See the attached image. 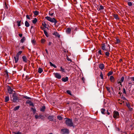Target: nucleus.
I'll list each match as a JSON object with an SVG mask.
<instances>
[{
	"label": "nucleus",
	"mask_w": 134,
	"mask_h": 134,
	"mask_svg": "<svg viewBox=\"0 0 134 134\" xmlns=\"http://www.w3.org/2000/svg\"><path fill=\"white\" fill-rule=\"evenodd\" d=\"M65 119V123L67 126L70 127H74V124L72 122V119L67 118H66Z\"/></svg>",
	"instance_id": "obj_1"
},
{
	"label": "nucleus",
	"mask_w": 134,
	"mask_h": 134,
	"mask_svg": "<svg viewBox=\"0 0 134 134\" xmlns=\"http://www.w3.org/2000/svg\"><path fill=\"white\" fill-rule=\"evenodd\" d=\"M45 18L48 21L54 23L55 24L57 22V20L54 18H51L49 16H47L45 17Z\"/></svg>",
	"instance_id": "obj_2"
},
{
	"label": "nucleus",
	"mask_w": 134,
	"mask_h": 134,
	"mask_svg": "<svg viewBox=\"0 0 134 134\" xmlns=\"http://www.w3.org/2000/svg\"><path fill=\"white\" fill-rule=\"evenodd\" d=\"M13 99L12 101L14 102H16L18 99V97L17 96V94L15 93H14L13 95Z\"/></svg>",
	"instance_id": "obj_3"
},
{
	"label": "nucleus",
	"mask_w": 134,
	"mask_h": 134,
	"mask_svg": "<svg viewBox=\"0 0 134 134\" xmlns=\"http://www.w3.org/2000/svg\"><path fill=\"white\" fill-rule=\"evenodd\" d=\"M113 117L114 119H116L119 118V114L118 111H114L113 112Z\"/></svg>",
	"instance_id": "obj_4"
},
{
	"label": "nucleus",
	"mask_w": 134,
	"mask_h": 134,
	"mask_svg": "<svg viewBox=\"0 0 134 134\" xmlns=\"http://www.w3.org/2000/svg\"><path fill=\"white\" fill-rule=\"evenodd\" d=\"M108 46L109 47V48L107 49L106 48V46L105 43H103L102 44L101 48L102 49L105 51H108L110 50V47L109 45H108Z\"/></svg>",
	"instance_id": "obj_5"
},
{
	"label": "nucleus",
	"mask_w": 134,
	"mask_h": 134,
	"mask_svg": "<svg viewBox=\"0 0 134 134\" xmlns=\"http://www.w3.org/2000/svg\"><path fill=\"white\" fill-rule=\"evenodd\" d=\"M53 74L56 78L60 79L61 78V76L60 74L58 72L54 73Z\"/></svg>",
	"instance_id": "obj_6"
},
{
	"label": "nucleus",
	"mask_w": 134,
	"mask_h": 134,
	"mask_svg": "<svg viewBox=\"0 0 134 134\" xmlns=\"http://www.w3.org/2000/svg\"><path fill=\"white\" fill-rule=\"evenodd\" d=\"M61 131L63 134H68L69 133V130L66 129H62L61 130Z\"/></svg>",
	"instance_id": "obj_7"
},
{
	"label": "nucleus",
	"mask_w": 134,
	"mask_h": 134,
	"mask_svg": "<svg viewBox=\"0 0 134 134\" xmlns=\"http://www.w3.org/2000/svg\"><path fill=\"white\" fill-rule=\"evenodd\" d=\"M8 91L9 93L11 94L12 93L13 90L9 86L8 87Z\"/></svg>",
	"instance_id": "obj_8"
},
{
	"label": "nucleus",
	"mask_w": 134,
	"mask_h": 134,
	"mask_svg": "<svg viewBox=\"0 0 134 134\" xmlns=\"http://www.w3.org/2000/svg\"><path fill=\"white\" fill-rule=\"evenodd\" d=\"M71 29L70 28H68L66 29V33L68 34H70L71 31Z\"/></svg>",
	"instance_id": "obj_9"
},
{
	"label": "nucleus",
	"mask_w": 134,
	"mask_h": 134,
	"mask_svg": "<svg viewBox=\"0 0 134 134\" xmlns=\"http://www.w3.org/2000/svg\"><path fill=\"white\" fill-rule=\"evenodd\" d=\"M99 68L101 70H103L104 68V66L103 64H101L99 65Z\"/></svg>",
	"instance_id": "obj_10"
},
{
	"label": "nucleus",
	"mask_w": 134,
	"mask_h": 134,
	"mask_svg": "<svg viewBox=\"0 0 134 134\" xmlns=\"http://www.w3.org/2000/svg\"><path fill=\"white\" fill-rule=\"evenodd\" d=\"M26 103L29 104L30 105L32 106L33 107L34 106V104L33 103L31 102L30 100H27L26 101Z\"/></svg>",
	"instance_id": "obj_11"
},
{
	"label": "nucleus",
	"mask_w": 134,
	"mask_h": 134,
	"mask_svg": "<svg viewBox=\"0 0 134 134\" xmlns=\"http://www.w3.org/2000/svg\"><path fill=\"white\" fill-rule=\"evenodd\" d=\"M68 80V78L67 77H66L65 78H62V81L64 82H67Z\"/></svg>",
	"instance_id": "obj_12"
},
{
	"label": "nucleus",
	"mask_w": 134,
	"mask_h": 134,
	"mask_svg": "<svg viewBox=\"0 0 134 134\" xmlns=\"http://www.w3.org/2000/svg\"><path fill=\"white\" fill-rule=\"evenodd\" d=\"M101 111L102 113L103 114H105L106 113L105 109L103 108L101 109Z\"/></svg>",
	"instance_id": "obj_13"
},
{
	"label": "nucleus",
	"mask_w": 134,
	"mask_h": 134,
	"mask_svg": "<svg viewBox=\"0 0 134 134\" xmlns=\"http://www.w3.org/2000/svg\"><path fill=\"white\" fill-rule=\"evenodd\" d=\"M19 57H18L16 55L15 57H14V59L15 62V63H17L18 61L19 60Z\"/></svg>",
	"instance_id": "obj_14"
},
{
	"label": "nucleus",
	"mask_w": 134,
	"mask_h": 134,
	"mask_svg": "<svg viewBox=\"0 0 134 134\" xmlns=\"http://www.w3.org/2000/svg\"><path fill=\"white\" fill-rule=\"evenodd\" d=\"M110 80L112 82H114V78L113 76H111L110 77Z\"/></svg>",
	"instance_id": "obj_15"
},
{
	"label": "nucleus",
	"mask_w": 134,
	"mask_h": 134,
	"mask_svg": "<svg viewBox=\"0 0 134 134\" xmlns=\"http://www.w3.org/2000/svg\"><path fill=\"white\" fill-rule=\"evenodd\" d=\"M53 34L54 35H55L56 36H57L58 37H60V35L57 32H54Z\"/></svg>",
	"instance_id": "obj_16"
},
{
	"label": "nucleus",
	"mask_w": 134,
	"mask_h": 134,
	"mask_svg": "<svg viewBox=\"0 0 134 134\" xmlns=\"http://www.w3.org/2000/svg\"><path fill=\"white\" fill-rule=\"evenodd\" d=\"M126 106L130 110H132V108H131L130 105L129 103H126Z\"/></svg>",
	"instance_id": "obj_17"
},
{
	"label": "nucleus",
	"mask_w": 134,
	"mask_h": 134,
	"mask_svg": "<svg viewBox=\"0 0 134 134\" xmlns=\"http://www.w3.org/2000/svg\"><path fill=\"white\" fill-rule=\"evenodd\" d=\"M53 116H49L48 117V119L50 121H52L53 120Z\"/></svg>",
	"instance_id": "obj_18"
},
{
	"label": "nucleus",
	"mask_w": 134,
	"mask_h": 134,
	"mask_svg": "<svg viewBox=\"0 0 134 134\" xmlns=\"http://www.w3.org/2000/svg\"><path fill=\"white\" fill-rule=\"evenodd\" d=\"M22 58L23 61L25 62H27V59L26 57L25 56H23Z\"/></svg>",
	"instance_id": "obj_19"
},
{
	"label": "nucleus",
	"mask_w": 134,
	"mask_h": 134,
	"mask_svg": "<svg viewBox=\"0 0 134 134\" xmlns=\"http://www.w3.org/2000/svg\"><path fill=\"white\" fill-rule=\"evenodd\" d=\"M25 25L26 27H29L30 26V24L27 21H25Z\"/></svg>",
	"instance_id": "obj_20"
},
{
	"label": "nucleus",
	"mask_w": 134,
	"mask_h": 134,
	"mask_svg": "<svg viewBox=\"0 0 134 134\" xmlns=\"http://www.w3.org/2000/svg\"><path fill=\"white\" fill-rule=\"evenodd\" d=\"M45 107L44 106H43L42 107L40 108V111L44 112L45 110Z\"/></svg>",
	"instance_id": "obj_21"
},
{
	"label": "nucleus",
	"mask_w": 134,
	"mask_h": 134,
	"mask_svg": "<svg viewBox=\"0 0 134 134\" xmlns=\"http://www.w3.org/2000/svg\"><path fill=\"white\" fill-rule=\"evenodd\" d=\"M37 20L36 18H35L34 20H32V22L33 24H35L37 21Z\"/></svg>",
	"instance_id": "obj_22"
},
{
	"label": "nucleus",
	"mask_w": 134,
	"mask_h": 134,
	"mask_svg": "<svg viewBox=\"0 0 134 134\" xmlns=\"http://www.w3.org/2000/svg\"><path fill=\"white\" fill-rule=\"evenodd\" d=\"M43 71V70L42 69L40 68H38V73H41Z\"/></svg>",
	"instance_id": "obj_23"
},
{
	"label": "nucleus",
	"mask_w": 134,
	"mask_h": 134,
	"mask_svg": "<svg viewBox=\"0 0 134 134\" xmlns=\"http://www.w3.org/2000/svg\"><path fill=\"white\" fill-rule=\"evenodd\" d=\"M49 64L51 66H53L55 68H57V66L53 64L51 62H50Z\"/></svg>",
	"instance_id": "obj_24"
},
{
	"label": "nucleus",
	"mask_w": 134,
	"mask_h": 134,
	"mask_svg": "<svg viewBox=\"0 0 134 134\" xmlns=\"http://www.w3.org/2000/svg\"><path fill=\"white\" fill-rule=\"evenodd\" d=\"M110 50H109L108 51H107V52H105V55L107 57H109V55L110 54L109 53V52Z\"/></svg>",
	"instance_id": "obj_25"
},
{
	"label": "nucleus",
	"mask_w": 134,
	"mask_h": 134,
	"mask_svg": "<svg viewBox=\"0 0 134 134\" xmlns=\"http://www.w3.org/2000/svg\"><path fill=\"white\" fill-rule=\"evenodd\" d=\"M9 97L8 96H6L5 97V102H7L9 100Z\"/></svg>",
	"instance_id": "obj_26"
},
{
	"label": "nucleus",
	"mask_w": 134,
	"mask_h": 134,
	"mask_svg": "<svg viewBox=\"0 0 134 134\" xmlns=\"http://www.w3.org/2000/svg\"><path fill=\"white\" fill-rule=\"evenodd\" d=\"M25 38L24 37H23L22 38L21 40L20 41L22 43H23L25 41Z\"/></svg>",
	"instance_id": "obj_27"
},
{
	"label": "nucleus",
	"mask_w": 134,
	"mask_h": 134,
	"mask_svg": "<svg viewBox=\"0 0 134 134\" xmlns=\"http://www.w3.org/2000/svg\"><path fill=\"white\" fill-rule=\"evenodd\" d=\"M34 13L35 15H37L38 14V12L37 10L35 11L34 12Z\"/></svg>",
	"instance_id": "obj_28"
},
{
	"label": "nucleus",
	"mask_w": 134,
	"mask_h": 134,
	"mask_svg": "<svg viewBox=\"0 0 134 134\" xmlns=\"http://www.w3.org/2000/svg\"><path fill=\"white\" fill-rule=\"evenodd\" d=\"M41 43L43 44L45 42L46 40L43 38H42L41 40Z\"/></svg>",
	"instance_id": "obj_29"
},
{
	"label": "nucleus",
	"mask_w": 134,
	"mask_h": 134,
	"mask_svg": "<svg viewBox=\"0 0 134 134\" xmlns=\"http://www.w3.org/2000/svg\"><path fill=\"white\" fill-rule=\"evenodd\" d=\"M104 9V7L103 6L100 5L98 8V10H101L103 9Z\"/></svg>",
	"instance_id": "obj_30"
},
{
	"label": "nucleus",
	"mask_w": 134,
	"mask_h": 134,
	"mask_svg": "<svg viewBox=\"0 0 134 134\" xmlns=\"http://www.w3.org/2000/svg\"><path fill=\"white\" fill-rule=\"evenodd\" d=\"M21 22V21H19V20L17 21V23L18 24V26H21V24H20Z\"/></svg>",
	"instance_id": "obj_31"
},
{
	"label": "nucleus",
	"mask_w": 134,
	"mask_h": 134,
	"mask_svg": "<svg viewBox=\"0 0 134 134\" xmlns=\"http://www.w3.org/2000/svg\"><path fill=\"white\" fill-rule=\"evenodd\" d=\"M113 72L112 71H109L107 74V75L108 76H109L110 75H112L113 74Z\"/></svg>",
	"instance_id": "obj_32"
},
{
	"label": "nucleus",
	"mask_w": 134,
	"mask_h": 134,
	"mask_svg": "<svg viewBox=\"0 0 134 134\" xmlns=\"http://www.w3.org/2000/svg\"><path fill=\"white\" fill-rule=\"evenodd\" d=\"M19 107H20L19 106H17L15 107L14 109V111H16L17 110H18L19 109Z\"/></svg>",
	"instance_id": "obj_33"
},
{
	"label": "nucleus",
	"mask_w": 134,
	"mask_h": 134,
	"mask_svg": "<svg viewBox=\"0 0 134 134\" xmlns=\"http://www.w3.org/2000/svg\"><path fill=\"white\" fill-rule=\"evenodd\" d=\"M60 71H62V72H65V69L63 68L62 66L60 67Z\"/></svg>",
	"instance_id": "obj_34"
},
{
	"label": "nucleus",
	"mask_w": 134,
	"mask_h": 134,
	"mask_svg": "<svg viewBox=\"0 0 134 134\" xmlns=\"http://www.w3.org/2000/svg\"><path fill=\"white\" fill-rule=\"evenodd\" d=\"M22 51H20L18 52L17 54L16 55L19 57V55L21 54L22 53Z\"/></svg>",
	"instance_id": "obj_35"
},
{
	"label": "nucleus",
	"mask_w": 134,
	"mask_h": 134,
	"mask_svg": "<svg viewBox=\"0 0 134 134\" xmlns=\"http://www.w3.org/2000/svg\"><path fill=\"white\" fill-rule=\"evenodd\" d=\"M100 76V77L101 79L102 80H103L104 79V78L103 77V74L102 72H101Z\"/></svg>",
	"instance_id": "obj_36"
},
{
	"label": "nucleus",
	"mask_w": 134,
	"mask_h": 134,
	"mask_svg": "<svg viewBox=\"0 0 134 134\" xmlns=\"http://www.w3.org/2000/svg\"><path fill=\"white\" fill-rule=\"evenodd\" d=\"M58 119L59 120H62L63 118L60 116H57Z\"/></svg>",
	"instance_id": "obj_37"
},
{
	"label": "nucleus",
	"mask_w": 134,
	"mask_h": 134,
	"mask_svg": "<svg viewBox=\"0 0 134 134\" xmlns=\"http://www.w3.org/2000/svg\"><path fill=\"white\" fill-rule=\"evenodd\" d=\"M124 77L123 76H122L121 77L120 79V81H121V82H123V81H124Z\"/></svg>",
	"instance_id": "obj_38"
},
{
	"label": "nucleus",
	"mask_w": 134,
	"mask_h": 134,
	"mask_svg": "<svg viewBox=\"0 0 134 134\" xmlns=\"http://www.w3.org/2000/svg\"><path fill=\"white\" fill-rule=\"evenodd\" d=\"M44 34L47 37H48V35L47 32L45 30H44Z\"/></svg>",
	"instance_id": "obj_39"
},
{
	"label": "nucleus",
	"mask_w": 134,
	"mask_h": 134,
	"mask_svg": "<svg viewBox=\"0 0 134 134\" xmlns=\"http://www.w3.org/2000/svg\"><path fill=\"white\" fill-rule=\"evenodd\" d=\"M122 82H121V81L120 80H119L117 82V83L118 84H119L121 86H122V85L121 84Z\"/></svg>",
	"instance_id": "obj_40"
},
{
	"label": "nucleus",
	"mask_w": 134,
	"mask_h": 134,
	"mask_svg": "<svg viewBox=\"0 0 134 134\" xmlns=\"http://www.w3.org/2000/svg\"><path fill=\"white\" fill-rule=\"evenodd\" d=\"M114 17L116 19H119L118 17V15L117 14L114 15Z\"/></svg>",
	"instance_id": "obj_41"
},
{
	"label": "nucleus",
	"mask_w": 134,
	"mask_h": 134,
	"mask_svg": "<svg viewBox=\"0 0 134 134\" xmlns=\"http://www.w3.org/2000/svg\"><path fill=\"white\" fill-rule=\"evenodd\" d=\"M31 42L33 44L35 45V44L36 41L34 39H33L32 40Z\"/></svg>",
	"instance_id": "obj_42"
},
{
	"label": "nucleus",
	"mask_w": 134,
	"mask_h": 134,
	"mask_svg": "<svg viewBox=\"0 0 134 134\" xmlns=\"http://www.w3.org/2000/svg\"><path fill=\"white\" fill-rule=\"evenodd\" d=\"M41 115L40 116H38L37 115H35V118L36 119H39L41 118Z\"/></svg>",
	"instance_id": "obj_43"
},
{
	"label": "nucleus",
	"mask_w": 134,
	"mask_h": 134,
	"mask_svg": "<svg viewBox=\"0 0 134 134\" xmlns=\"http://www.w3.org/2000/svg\"><path fill=\"white\" fill-rule=\"evenodd\" d=\"M30 16H31V15H27L26 16V17L29 20H30Z\"/></svg>",
	"instance_id": "obj_44"
},
{
	"label": "nucleus",
	"mask_w": 134,
	"mask_h": 134,
	"mask_svg": "<svg viewBox=\"0 0 134 134\" xmlns=\"http://www.w3.org/2000/svg\"><path fill=\"white\" fill-rule=\"evenodd\" d=\"M131 82H129L128 84V86L130 87V88L131 87Z\"/></svg>",
	"instance_id": "obj_45"
},
{
	"label": "nucleus",
	"mask_w": 134,
	"mask_h": 134,
	"mask_svg": "<svg viewBox=\"0 0 134 134\" xmlns=\"http://www.w3.org/2000/svg\"><path fill=\"white\" fill-rule=\"evenodd\" d=\"M66 92H67V93H68V94H69L71 95V92L70 91L67 90L66 91Z\"/></svg>",
	"instance_id": "obj_46"
},
{
	"label": "nucleus",
	"mask_w": 134,
	"mask_h": 134,
	"mask_svg": "<svg viewBox=\"0 0 134 134\" xmlns=\"http://www.w3.org/2000/svg\"><path fill=\"white\" fill-rule=\"evenodd\" d=\"M128 5L130 6H131L132 5V3L131 2H129L128 3Z\"/></svg>",
	"instance_id": "obj_47"
},
{
	"label": "nucleus",
	"mask_w": 134,
	"mask_h": 134,
	"mask_svg": "<svg viewBox=\"0 0 134 134\" xmlns=\"http://www.w3.org/2000/svg\"><path fill=\"white\" fill-rule=\"evenodd\" d=\"M5 8L6 9H8V6L7 5L6 3H5Z\"/></svg>",
	"instance_id": "obj_48"
},
{
	"label": "nucleus",
	"mask_w": 134,
	"mask_h": 134,
	"mask_svg": "<svg viewBox=\"0 0 134 134\" xmlns=\"http://www.w3.org/2000/svg\"><path fill=\"white\" fill-rule=\"evenodd\" d=\"M98 53L100 55H103L101 52V51L100 50H99L98 51Z\"/></svg>",
	"instance_id": "obj_49"
},
{
	"label": "nucleus",
	"mask_w": 134,
	"mask_h": 134,
	"mask_svg": "<svg viewBox=\"0 0 134 134\" xmlns=\"http://www.w3.org/2000/svg\"><path fill=\"white\" fill-rule=\"evenodd\" d=\"M31 109H32V111L34 113H35L36 112V109H34L33 108H31Z\"/></svg>",
	"instance_id": "obj_50"
},
{
	"label": "nucleus",
	"mask_w": 134,
	"mask_h": 134,
	"mask_svg": "<svg viewBox=\"0 0 134 134\" xmlns=\"http://www.w3.org/2000/svg\"><path fill=\"white\" fill-rule=\"evenodd\" d=\"M13 134H20L21 133L19 132H13Z\"/></svg>",
	"instance_id": "obj_51"
},
{
	"label": "nucleus",
	"mask_w": 134,
	"mask_h": 134,
	"mask_svg": "<svg viewBox=\"0 0 134 134\" xmlns=\"http://www.w3.org/2000/svg\"><path fill=\"white\" fill-rule=\"evenodd\" d=\"M123 93H125V94H126V90L125 88H123Z\"/></svg>",
	"instance_id": "obj_52"
},
{
	"label": "nucleus",
	"mask_w": 134,
	"mask_h": 134,
	"mask_svg": "<svg viewBox=\"0 0 134 134\" xmlns=\"http://www.w3.org/2000/svg\"><path fill=\"white\" fill-rule=\"evenodd\" d=\"M24 98L27 99H31V98L27 96L25 97Z\"/></svg>",
	"instance_id": "obj_53"
},
{
	"label": "nucleus",
	"mask_w": 134,
	"mask_h": 134,
	"mask_svg": "<svg viewBox=\"0 0 134 134\" xmlns=\"http://www.w3.org/2000/svg\"><path fill=\"white\" fill-rule=\"evenodd\" d=\"M119 103L121 104H122V103L124 102V101H123L122 100L120 101V100H119Z\"/></svg>",
	"instance_id": "obj_54"
},
{
	"label": "nucleus",
	"mask_w": 134,
	"mask_h": 134,
	"mask_svg": "<svg viewBox=\"0 0 134 134\" xmlns=\"http://www.w3.org/2000/svg\"><path fill=\"white\" fill-rule=\"evenodd\" d=\"M120 42V40L119 39H116V43H119Z\"/></svg>",
	"instance_id": "obj_55"
},
{
	"label": "nucleus",
	"mask_w": 134,
	"mask_h": 134,
	"mask_svg": "<svg viewBox=\"0 0 134 134\" xmlns=\"http://www.w3.org/2000/svg\"><path fill=\"white\" fill-rule=\"evenodd\" d=\"M131 79L132 81H134V77H131Z\"/></svg>",
	"instance_id": "obj_56"
},
{
	"label": "nucleus",
	"mask_w": 134,
	"mask_h": 134,
	"mask_svg": "<svg viewBox=\"0 0 134 134\" xmlns=\"http://www.w3.org/2000/svg\"><path fill=\"white\" fill-rule=\"evenodd\" d=\"M67 59L68 61H71V59L69 58L68 57H67Z\"/></svg>",
	"instance_id": "obj_57"
},
{
	"label": "nucleus",
	"mask_w": 134,
	"mask_h": 134,
	"mask_svg": "<svg viewBox=\"0 0 134 134\" xmlns=\"http://www.w3.org/2000/svg\"><path fill=\"white\" fill-rule=\"evenodd\" d=\"M49 15H50L51 16H53L54 14L53 13H49Z\"/></svg>",
	"instance_id": "obj_58"
},
{
	"label": "nucleus",
	"mask_w": 134,
	"mask_h": 134,
	"mask_svg": "<svg viewBox=\"0 0 134 134\" xmlns=\"http://www.w3.org/2000/svg\"><path fill=\"white\" fill-rule=\"evenodd\" d=\"M19 35L20 37H21L23 35L21 34H19Z\"/></svg>",
	"instance_id": "obj_59"
},
{
	"label": "nucleus",
	"mask_w": 134,
	"mask_h": 134,
	"mask_svg": "<svg viewBox=\"0 0 134 134\" xmlns=\"http://www.w3.org/2000/svg\"><path fill=\"white\" fill-rule=\"evenodd\" d=\"M51 44H52L51 42H49L48 43V45L49 46H50V45Z\"/></svg>",
	"instance_id": "obj_60"
},
{
	"label": "nucleus",
	"mask_w": 134,
	"mask_h": 134,
	"mask_svg": "<svg viewBox=\"0 0 134 134\" xmlns=\"http://www.w3.org/2000/svg\"><path fill=\"white\" fill-rule=\"evenodd\" d=\"M45 51H46V52L48 54V51L47 50V49H45Z\"/></svg>",
	"instance_id": "obj_61"
},
{
	"label": "nucleus",
	"mask_w": 134,
	"mask_h": 134,
	"mask_svg": "<svg viewBox=\"0 0 134 134\" xmlns=\"http://www.w3.org/2000/svg\"><path fill=\"white\" fill-rule=\"evenodd\" d=\"M107 112L108 115H109L110 114V113L108 111V110H107Z\"/></svg>",
	"instance_id": "obj_62"
},
{
	"label": "nucleus",
	"mask_w": 134,
	"mask_h": 134,
	"mask_svg": "<svg viewBox=\"0 0 134 134\" xmlns=\"http://www.w3.org/2000/svg\"><path fill=\"white\" fill-rule=\"evenodd\" d=\"M123 99H126V98H125L124 97L123 98Z\"/></svg>",
	"instance_id": "obj_63"
},
{
	"label": "nucleus",
	"mask_w": 134,
	"mask_h": 134,
	"mask_svg": "<svg viewBox=\"0 0 134 134\" xmlns=\"http://www.w3.org/2000/svg\"><path fill=\"white\" fill-rule=\"evenodd\" d=\"M7 75L8 76V73L7 74Z\"/></svg>",
	"instance_id": "obj_64"
}]
</instances>
